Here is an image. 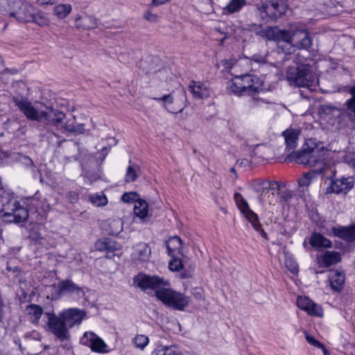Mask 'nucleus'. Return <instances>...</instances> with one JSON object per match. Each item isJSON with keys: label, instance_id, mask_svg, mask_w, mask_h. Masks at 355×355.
Masks as SVG:
<instances>
[{"label": "nucleus", "instance_id": "3", "mask_svg": "<svg viewBox=\"0 0 355 355\" xmlns=\"http://www.w3.org/2000/svg\"><path fill=\"white\" fill-rule=\"evenodd\" d=\"M261 88V80L257 76L248 73L234 77L227 85V89L230 92L239 95H252Z\"/></svg>", "mask_w": 355, "mask_h": 355}, {"label": "nucleus", "instance_id": "8", "mask_svg": "<svg viewBox=\"0 0 355 355\" xmlns=\"http://www.w3.org/2000/svg\"><path fill=\"white\" fill-rule=\"evenodd\" d=\"M321 118L332 126L340 128L347 125L349 115L345 110L331 105H323L320 108Z\"/></svg>", "mask_w": 355, "mask_h": 355}, {"label": "nucleus", "instance_id": "9", "mask_svg": "<svg viewBox=\"0 0 355 355\" xmlns=\"http://www.w3.org/2000/svg\"><path fill=\"white\" fill-rule=\"evenodd\" d=\"M287 6L282 0H272L257 6V10L263 20L277 19L286 13Z\"/></svg>", "mask_w": 355, "mask_h": 355}, {"label": "nucleus", "instance_id": "36", "mask_svg": "<svg viewBox=\"0 0 355 355\" xmlns=\"http://www.w3.org/2000/svg\"><path fill=\"white\" fill-rule=\"evenodd\" d=\"M121 250V245L113 241L108 239L106 246V257L108 259L113 258L115 255L119 256V253Z\"/></svg>", "mask_w": 355, "mask_h": 355}, {"label": "nucleus", "instance_id": "24", "mask_svg": "<svg viewBox=\"0 0 355 355\" xmlns=\"http://www.w3.org/2000/svg\"><path fill=\"white\" fill-rule=\"evenodd\" d=\"M134 214L142 223H146L150 220L148 204L144 200H138L135 202L134 206Z\"/></svg>", "mask_w": 355, "mask_h": 355}, {"label": "nucleus", "instance_id": "31", "mask_svg": "<svg viewBox=\"0 0 355 355\" xmlns=\"http://www.w3.org/2000/svg\"><path fill=\"white\" fill-rule=\"evenodd\" d=\"M43 313L42 307L37 304H31L26 306V313L28 319L33 323H37Z\"/></svg>", "mask_w": 355, "mask_h": 355}, {"label": "nucleus", "instance_id": "53", "mask_svg": "<svg viewBox=\"0 0 355 355\" xmlns=\"http://www.w3.org/2000/svg\"><path fill=\"white\" fill-rule=\"evenodd\" d=\"M42 5L53 4L57 0H37Z\"/></svg>", "mask_w": 355, "mask_h": 355}, {"label": "nucleus", "instance_id": "18", "mask_svg": "<svg viewBox=\"0 0 355 355\" xmlns=\"http://www.w3.org/2000/svg\"><path fill=\"white\" fill-rule=\"evenodd\" d=\"M297 305L298 308L306 311L310 315L318 317L323 315L322 308L307 297L299 296L297 300Z\"/></svg>", "mask_w": 355, "mask_h": 355}, {"label": "nucleus", "instance_id": "32", "mask_svg": "<svg viewBox=\"0 0 355 355\" xmlns=\"http://www.w3.org/2000/svg\"><path fill=\"white\" fill-rule=\"evenodd\" d=\"M106 231L108 234L116 236L118 235L123 228V222L120 218L110 219L107 222Z\"/></svg>", "mask_w": 355, "mask_h": 355}, {"label": "nucleus", "instance_id": "50", "mask_svg": "<svg viewBox=\"0 0 355 355\" xmlns=\"http://www.w3.org/2000/svg\"><path fill=\"white\" fill-rule=\"evenodd\" d=\"M108 239L98 240L95 243V249L98 251H105Z\"/></svg>", "mask_w": 355, "mask_h": 355}, {"label": "nucleus", "instance_id": "13", "mask_svg": "<svg viewBox=\"0 0 355 355\" xmlns=\"http://www.w3.org/2000/svg\"><path fill=\"white\" fill-rule=\"evenodd\" d=\"M33 7L22 0H13L9 16L21 22H31L33 19Z\"/></svg>", "mask_w": 355, "mask_h": 355}, {"label": "nucleus", "instance_id": "48", "mask_svg": "<svg viewBox=\"0 0 355 355\" xmlns=\"http://www.w3.org/2000/svg\"><path fill=\"white\" fill-rule=\"evenodd\" d=\"M12 3L13 0H0V12L9 15Z\"/></svg>", "mask_w": 355, "mask_h": 355}, {"label": "nucleus", "instance_id": "58", "mask_svg": "<svg viewBox=\"0 0 355 355\" xmlns=\"http://www.w3.org/2000/svg\"><path fill=\"white\" fill-rule=\"evenodd\" d=\"M157 70H153V69L151 68H149V69H147L146 71V73H153L154 72H157Z\"/></svg>", "mask_w": 355, "mask_h": 355}, {"label": "nucleus", "instance_id": "35", "mask_svg": "<svg viewBox=\"0 0 355 355\" xmlns=\"http://www.w3.org/2000/svg\"><path fill=\"white\" fill-rule=\"evenodd\" d=\"M245 5V0H231L223 8V12L225 14H232L239 12Z\"/></svg>", "mask_w": 355, "mask_h": 355}, {"label": "nucleus", "instance_id": "42", "mask_svg": "<svg viewBox=\"0 0 355 355\" xmlns=\"http://www.w3.org/2000/svg\"><path fill=\"white\" fill-rule=\"evenodd\" d=\"M32 21H34L41 26H47L49 24V19L47 15L42 12L35 13V9L33 8Z\"/></svg>", "mask_w": 355, "mask_h": 355}, {"label": "nucleus", "instance_id": "57", "mask_svg": "<svg viewBox=\"0 0 355 355\" xmlns=\"http://www.w3.org/2000/svg\"><path fill=\"white\" fill-rule=\"evenodd\" d=\"M319 348L322 349L324 355H329V353L327 351V349L325 348L324 345H323V347H319Z\"/></svg>", "mask_w": 355, "mask_h": 355}, {"label": "nucleus", "instance_id": "61", "mask_svg": "<svg viewBox=\"0 0 355 355\" xmlns=\"http://www.w3.org/2000/svg\"><path fill=\"white\" fill-rule=\"evenodd\" d=\"M43 241H44L43 238H41L40 240V243L42 244L43 243V242H42Z\"/></svg>", "mask_w": 355, "mask_h": 355}, {"label": "nucleus", "instance_id": "2", "mask_svg": "<svg viewBox=\"0 0 355 355\" xmlns=\"http://www.w3.org/2000/svg\"><path fill=\"white\" fill-rule=\"evenodd\" d=\"M286 79L291 85L305 87L310 91H315L318 84V79L306 65L288 67Z\"/></svg>", "mask_w": 355, "mask_h": 355}, {"label": "nucleus", "instance_id": "49", "mask_svg": "<svg viewBox=\"0 0 355 355\" xmlns=\"http://www.w3.org/2000/svg\"><path fill=\"white\" fill-rule=\"evenodd\" d=\"M305 338L306 341L311 345L315 347H323V344L319 340H316L313 336L310 335L307 331L304 332Z\"/></svg>", "mask_w": 355, "mask_h": 355}, {"label": "nucleus", "instance_id": "46", "mask_svg": "<svg viewBox=\"0 0 355 355\" xmlns=\"http://www.w3.org/2000/svg\"><path fill=\"white\" fill-rule=\"evenodd\" d=\"M144 19L150 23H157L159 21L160 16L158 13L153 12L151 10H148L144 12L143 15Z\"/></svg>", "mask_w": 355, "mask_h": 355}, {"label": "nucleus", "instance_id": "14", "mask_svg": "<svg viewBox=\"0 0 355 355\" xmlns=\"http://www.w3.org/2000/svg\"><path fill=\"white\" fill-rule=\"evenodd\" d=\"M48 315V324L51 331L60 340H67L69 337L67 326L65 324L62 318L56 317L54 314L46 313Z\"/></svg>", "mask_w": 355, "mask_h": 355}, {"label": "nucleus", "instance_id": "44", "mask_svg": "<svg viewBox=\"0 0 355 355\" xmlns=\"http://www.w3.org/2000/svg\"><path fill=\"white\" fill-rule=\"evenodd\" d=\"M148 343V337L142 334L137 335L134 339L135 345L141 350L146 347Z\"/></svg>", "mask_w": 355, "mask_h": 355}, {"label": "nucleus", "instance_id": "21", "mask_svg": "<svg viewBox=\"0 0 355 355\" xmlns=\"http://www.w3.org/2000/svg\"><path fill=\"white\" fill-rule=\"evenodd\" d=\"M151 248L144 242H140L133 247L131 257L135 261L145 262L150 259Z\"/></svg>", "mask_w": 355, "mask_h": 355}, {"label": "nucleus", "instance_id": "59", "mask_svg": "<svg viewBox=\"0 0 355 355\" xmlns=\"http://www.w3.org/2000/svg\"><path fill=\"white\" fill-rule=\"evenodd\" d=\"M102 150H105L107 153L109 150V148H107V147H104Z\"/></svg>", "mask_w": 355, "mask_h": 355}, {"label": "nucleus", "instance_id": "55", "mask_svg": "<svg viewBox=\"0 0 355 355\" xmlns=\"http://www.w3.org/2000/svg\"><path fill=\"white\" fill-rule=\"evenodd\" d=\"M121 199L123 202H129L130 201V194L129 193H124Z\"/></svg>", "mask_w": 355, "mask_h": 355}, {"label": "nucleus", "instance_id": "4", "mask_svg": "<svg viewBox=\"0 0 355 355\" xmlns=\"http://www.w3.org/2000/svg\"><path fill=\"white\" fill-rule=\"evenodd\" d=\"M0 203L3 216L7 218L8 222L19 223L28 218V211L3 191H0Z\"/></svg>", "mask_w": 355, "mask_h": 355}, {"label": "nucleus", "instance_id": "7", "mask_svg": "<svg viewBox=\"0 0 355 355\" xmlns=\"http://www.w3.org/2000/svg\"><path fill=\"white\" fill-rule=\"evenodd\" d=\"M156 297L165 305L180 311L188 306L190 302L189 297L166 287L157 291Z\"/></svg>", "mask_w": 355, "mask_h": 355}, {"label": "nucleus", "instance_id": "51", "mask_svg": "<svg viewBox=\"0 0 355 355\" xmlns=\"http://www.w3.org/2000/svg\"><path fill=\"white\" fill-rule=\"evenodd\" d=\"M345 105L347 109L355 115V98L351 97L346 101Z\"/></svg>", "mask_w": 355, "mask_h": 355}, {"label": "nucleus", "instance_id": "25", "mask_svg": "<svg viewBox=\"0 0 355 355\" xmlns=\"http://www.w3.org/2000/svg\"><path fill=\"white\" fill-rule=\"evenodd\" d=\"M329 281L331 288L334 291L340 292L345 281V274L337 270L331 271L329 275Z\"/></svg>", "mask_w": 355, "mask_h": 355}, {"label": "nucleus", "instance_id": "60", "mask_svg": "<svg viewBox=\"0 0 355 355\" xmlns=\"http://www.w3.org/2000/svg\"><path fill=\"white\" fill-rule=\"evenodd\" d=\"M146 64H147V62H144L142 64H143V68L144 69H146V67L144 66Z\"/></svg>", "mask_w": 355, "mask_h": 355}, {"label": "nucleus", "instance_id": "1", "mask_svg": "<svg viewBox=\"0 0 355 355\" xmlns=\"http://www.w3.org/2000/svg\"><path fill=\"white\" fill-rule=\"evenodd\" d=\"M12 101L15 105L29 120L43 122L47 125L55 127L62 132H68L74 134H83L85 131L83 123L76 124L75 119H67L63 122L65 114L53 109L40 101L31 103L25 97L13 96Z\"/></svg>", "mask_w": 355, "mask_h": 355}, {"label": "nucleus", "instance_id": "47", "mask_svg": "<svg viewBox=\"0 0 355 355\" xmlns=\"http://www.w3.org/2000/svg\"><path fill=\"white\" fill-rule=\"evenodd\" d=\"M285 265L291 273L295 275L298 272V265L291 257H286Z\"/></svg>", "mask_w": 355, "mask_h": 355}, {"label": "nucleus", "instance_id": "39", "mask_svg": "<svg viewBox=\"0 0 355 355\" xmlns=\"http://www.w3.org/2000/svg\"><path fill=\"white\" fill-rule=\"evenodd\" d=\"M154 99L158 102H162L165 108L171 113L181 112L183 110V107L180 108L179 110H176L172 107L171 105L173 103V98L171 94L164 95L162 98H155Z\"/></svg>", "mask_w": 355, "mask_h": 355}, {"label": "nucleus", "instance_id": "52", "mask_svg": "<svg viewBox=\"0 0 355 355\" xmlns=\"http://www.w3.org/2000/svg\"><path fill=\"white\" fill-rule=\"evenodd\" d=\"M251 61L253 60L254 62L259 64H264L266 62V57L259 54H254L252 57Z\"/></svg>", "mask_w": 355, "mask_h": 355}, {"label": "nucleus", "instance_id": "30", "mask_svg": "<svg viewBox=\"0 0 355 355\" xmlns=\"http://www.w3.org/2000/svg\"><path fill=\"white\" fill-rule=\"evenodd\" d=\"M150 355H180V354L175 345L168 346L158 343Z\"/></svg>", "mask_w": 355, "mask_h": 355}, {"label": "nucleus", "instance_id": "15", "mask_svg": "<svg viewBox=\"0 0 355 355\" xmlns=\"http://www.w3.org/2000/svg\"><path fill=\"white\" fill-rule=\"evenodd\" d=\"M226 69L230 70L234 77L242 76L251 70V60L248 58H241L238 60L230 59L225 61Z\"/></svg>", "mask_w": 355, "mask_h": 355}, {"label": "nucleus", "instance_id": "34", "mask_svg": "<svg viewBox=\"0 0 355 355\" xmlns=\"http://www.w3.org/2000/svg\"><path fill=\"white\" fill-rule=\"evenodd\" d=\"M324 266L328 267L340 260V254L335 251H326L321 257Z\"/></svg>", "mask_w": 355, "mask_h": 355}, {"label": "nucleus", "instance_id": "41", "mask_svg": "<svg viewBox=\"0 0 355 355\" xmlns=\"http://www.w3.org/2000/svg\"><path fill=\"white\" fill-rule=\"evenodd\" d=\"M71 7L69 4H59L54 8V14L59 19L65 18L71 12Z\"/></svg>", "mask_w": 355, "mask_h": 355}, {"label": "nucleus", "instance_id": "33", "mask_svg": "<svg viewBox=\"0 0 355 355\" xmlns=\"http://www.w3.org/2000/svg\"><path fill=\"white\" fill-rule=\"evenodd\" d=\"M316 172L310 171L304 173L300 178L298 179V187L301 191L304 192L307 187L311 184L312 181L316 176Z\"/></svg>", "mask_w": 355, "mask_h": 355}, {"label": "nucleus", "instance_id": "29", "mask_svg": "<svg viewBox=\"0 0 355 355\" xmlns=\"http://www.w3.org/2000/svg\"><path fill=\"white\" fill-rule=\"evenodd\" d=\"M182 240L178 236H173L166 243L168 254L171 257L182 255Z\"/></svg>", "mask_w": 355, "mask_h": 355}, {"label": "nucleus", "instance_id": "20", "mask_svg": "<svg viewBox=\"0 0 355 355\" xmlns=\"http://www.w3.org/2000/svg\"><path fill=\"white\" fill-rule=\"evenodd\" d=\"M59 315L67 327L71 328L74 324L81 322L83 313L77 309H69L61 312Z\"/></svg>", "mask_w": 355, "mask_h": 355}, {"label": "nucleus", "instance_id": "6", "mask_svg": "<svg viewBox=\"0 0 355 355\" xmlns=\"http://www.w3.org/2000/svg\"><path fill=\"white\" fill-rule=\"evenodd\" d=\"M287 31L288 40H285V46H282L286 53H291L295 48L307 49L311 45L309 33L305 28H299L296 25H292Z\"/></svg>", "mask_w": 355, "mask_h": 355}, {"label": "nucleus", "instance_id": "16", "mask_svg": "<svg viewBox=\"0 0 355 355\" xmlns=\"http://www.w3.org/2000/svg\"><path fill=\"white\" fill-rule=\"evenodd\" d=\"M80 343L90 347L93 352L99 353L107 352V345L94 332H85L80 338Z\"/></svg>", "mask_w": 355, "mask_h": 355}, {"label": "nucleus", "instance_id": "45", "mask_svg": "<svg viewBox=\"0 0 355 355\" xmlns=\"http://www.w3.org/2000/svg\"><path fill=\"white\" fill-rule=\"evenodd\" d=\"M173 259L169 262L168 267L171 270L178 271L183 268V263L179 255L171 257Z\"/></svg>", "mask_w": 355, "mask_h": 355}, {"label": "nucleus", "instance_id": "28", "mask_svg": "<svg viewBox=\"0 0 355 355\" xmlns=\"http://www.w3.org/2000/svg\"><path fill=\"white\" fill-rule=\"evenodd\" d=\"M263 188H269L272 190H277L281 193V198L286 202L290 200L293 197L291 191L284 190V187L278 182H268L264 183Z\"/></svg>", "mask_w": 355, "mask_h": 355}, {"label": "nucleus", "instance_id": "27", "mask_svg": "<svg viewBox=\"0 0 355 355\" xmlns=\"http://www.w3.org/2000/svg\"><path fill=\"white\" fill-rule=\"evenodd\" d=\"M286 147L293 149L297 146L300 130L295 129H287L283 132Z\"/></svg>", "mask_w": 355, "mask_h": 355}, {"label": "nucleus", "instance_id": "26", "mask_svg": "<svg viewBox=\"0 0 355 355\" xmlns=\"http://www.w3.org/2000/svg\"><path fill=\"white\" fill-rule=\"evenodd\" d=\"M309 242L311 246L318 249L331 247V242L319 233H313Z\"/></svg>", "mask_w": 355, "mask_h": 355}, {"label": "nucleus", "instance_id": "12", "mask_svg": "<svg viewBox=\"0 0 355 355\" xmlns=\"http://www.w3.org/2000/svg\"><path fill=\"white\" fill-rule=\"evenodd\" d=\"M332 175L329 179L330 185L326 189V193H347L354 186V178L353 176H341L336 178V171H331Z\"/></svg>", "mask_w": 355, "mask_h": 355}, {"label": "nucleus", "instance_id": "40", "mask_svg": "<svg viewBox=\"0 0 355 355\" xmlns=\"http://www.w3.org/2000/svg\"><path fill=\"white\" fill-rule=\"evenodd\" d=\"M89 200L96 207L105 206L107 203V197L103 192L91 194Z\"/></svg>", "mask_w": 355, "mask_h": 355}, {"label": "nucleus", "instance_id": "56", "mask_svg": "<svg viewBox=\"0 0 355 355\" xmlns=\"http://www.w3.org/2000/svg\"><path fill=\"white\" fill-rule=\"evenodd\" d=\"M349 92L352 95V97L355 98V85L350 87Z\"/></svg>", "mask_w": 355, "mask_h": 355}, {"label": "nucleus", "instance_id": "5", "mask_svg": "<svg viewBox=\"0 0 355 355\" xmlns=\"http://www.w3.org/2000/svg\"><path fill=\"white\" fill-rule=\"evenodd\" d=\"M324 159L323 147L313 141L306 143L300 151L295 154V161L300 164L315 166Z\"/></svg>", "mask_w": 355, "mask_h": 355}, {"label": "nucleus", "instance_id": "38", "mask_svg": "<svg viewBox=\"0 0 355 355\" xmlns=\"http://www.w3.org/2000/svg\"><path fill=\"white\" fill-rule=\"evenodd\" d=\"M140 173V167L138 165H130L126 171L125 181L126 182H134L139 176Z\"/></svg>", "mask_w": 355, "mask_h": 355}, {"label": "nucleus", "instance_id": "22", "mask_svg": "<svg viewBox=\"0 0 355 355\" xmlns=\"http://www.w3.org/2000/svg\"><path fill=\"white\" fill-rule=\"evenodd\" d=\"M331 232L336 236L347 242L355 241V223L347 227H333Z\"/></svg>", "mask_w": 355, "mask_h": 355}, {"label": "nucleus", "instance_id": "11", "mask_svg": "<svg viewBox=\"0 0 355 355\" xmlns=\"http://www.w3.org/2000/svg\"><path fill=\"white\" fill-rule=\"evenodd\" d=\"M234 200L238 208L245 218L251 223L253 228L259 232L263 237L266 238L267 234L261 228L257 215L249 207L248 202L242 195L239 193H236L234 194Z\"/></svg>", "mask_w": 355, "mask_h": 355}, {"label": "nucleus", "instance_id": "43", "mask_svg": "<svg viewBox=\"0 0 355 355\" xmlns=\"http://www.w3.org/2000/svg\"><path fill=\"white\" fill-rule=\"evenodd\" d=\"M43 137L52 145L61 146L64 139H60L58 134L53 132L51 130H47L43 135Z\"/></svg>", "mask_w": 355, "mask_h": 355}, {"label": "nucleus", "instance_id": "17", "mask_svg": "<svg viewBox=\"0 0 355 355\" xmlns=\"http://www.w3.org/2000/svg\"><path fill=\"white\" fill-rule=\"evenodd\" d=\"M259 35L266 40L275 41L279 47L284 46L281 43L285 44V40H288V36L286 30H281L277 27H268L261 29L259 32Z\"/></svg>", "mask_w": 355, "mask_h": 355}, {"label": "nucleus", "instance_id": "19", "mask_svg": "<svg viewBox=\"0 0 355 355\" xmlns=\"http://www.w3.org/2000/svg\"><path fill=\"white\" fill-rule=\"evenodd\" d=\"M189 90L195 98H207L211 94L209 85L205 82L191 81L189 85Z\"/></svg>", "mask_w": 355, "mask_h": 355}, {"label": "nucleus", "instance_id": "62", "mask_svg": "<svg viewBox=\"0 0 355 355\" xmlns=\"http://www.w3.org/2000/svg\"><path fill=\"white\" fill-rule=\"evenodd\" d=\"M231 171L234 173L235 172V169L234 168H231Z\"/></svg>", "mask_w": 355, "mask_h": 355}, {"label": "nucleus", "instance_id": "54", "mask_svg": "<svg viewBox=\"0 0 355 355\" xmlns=\"http://www.w3.org/2000/svg\"><path fill=\"white\" fill-rule=\"evenodd\" d=\"M260 102L265 103V101L263 100H261V99H259V98H252V101H251V103H252V105H259V103Z\"/></svg>", "mask_w": 355, "mask_h": 355}, {"label": "nucleus", "instance_id": "37", "mask_svg": "<svg viewBox=\"0 0 355 355\" xmlns=\"http://www.w3.org/2000/svg\"><path fill=\"white\" fill-rule=\"evenodd\" d=\"M78 26L82 27L84 29H90L96 26V20L91 16L84 15L76 19Z\"/></svg>", "mask_w": 355, "mask_h": 355}, {"label": "nucleus", "instance_id": "10", "mask_svg": "<svg viewBox=\"0 0 355 355\" xmlns=\"http://www.w3.org/2000/svg\"><path fill=\"white\" fill-rule=\"evenodd\" d=\"M134 283L143 291L153 289L155 291V293L157 291L164 289L168 286V282L163 277L143 273H139L135 277Z\"/></svg>", "mask_w": 355, "mask_h": 355}, {"label": "nucleus", "instance_id": "23", "mask_svg": "<svg viewBox=\"0 0 355 355\" xmlns=\"http://www.w3.org/2000/svg\"><path fill=\"white\" fill-rule=\"evenodd\" d=\"M58 288L60 293L76 295L78 297H83L85 295L84 288L79 287L71 280L62 281Z\"/></svg>", "mask_w": 355, "mask_h": 355}]
</instances>
